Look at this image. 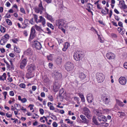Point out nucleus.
Here are the masks:
<instances>
[{
	"mask_svg": "<svg viewBox=\"0 0 127 127\" xmlns=\"http://www.w3.org/2000/svg\"><path fill=\"white\" fill-rule=\"evenodd\" d=\"M56 25L59 28H62L63 27L67 28V26L66 24V21L63 19H60L57 20L56 22Z\"/></svg>",
	"mask_w": 127,
	"mask_h": 127,
	"instance_id": "nucleus-1",
	"label": "nucleus"
},
{
	"mask_svg": "<svg viewBox=\"0 0 127 127\" xmlns=\"http://www.w3.org/2000/svg\"><path fill=\"white\" fill-rule=\"evenodd\" d=\"M73 56L75 60L80 61L83 57L82 53L81 51H77L74 53Z\"/></svg>",
	"mask_w": 127,
	"mask_h": 127,
	"instance_id": "nucleus-2",
	"label": "nucleus"
},
{
	"mask_svg": "<svg viewBox=\"0 0 127 127\" xmlns=\"http://www.w3.org/2000/svg\"><path fill=\"white\" fill-rule=\"evenodd\" d=\"M96 78L98 83H101L104 80L105 77L102 73L98 72L96 74Z\"/></svg>",
	"mask_w": 127,
	"mask_h": 127,
	"instance_id": "nucleus-3",
	"label": "nucleus"
},
{
	"mask_svg": "<svg viewBox=\"0 0 127 127\" xmlns=\"http://www.w3.org/2000/svg\"><path fill=\"white\" fill-rule=\"evenodd\" d=\"M83 113L89 119L91 118L92 115L91 114V112L88 108L84 107L83 109Z\"/></svg>",
	"mask_w": 127,
	"mask_h": 127,
	"instance_id": "nucleus-4",
	"label": "nucleus"
},
{
	"mask_svg": "<svg viewBox=\"0 0 127 127\" xmlns=\"http://www.w3.org/2000/svg\"><path fill=\"white\" fill-rule=\"evenodd\" d=\"M34 10L35 12L37 13H39L41 14H42L43 11H45V10L43 6L41 1H40L38 5V8H35Z\"/></svg>",
	"mask_w": 127,
	"mask_h": 127,
	"instance_id": "nucleus-5",
	"label": "nucleus"
},
{
	"mask_svg": "<svg viewBox=\"0 0 127 127\" xmlns=\"http://www.w3.org/2000/svg\"><path fill=\"white\" fill-rule=\"evenodd\" d=\"M119 6L121 9H123L125 12H127V6L125 4V1L123 0L119 1Z\"/></svg>",
	"mask_w": 127,
	"mask_h": 127,
	"instance_id": "nucleus-6",
	"label": "nucleus"
},
{
	"mask_svg": "<svg viewBox=\"0 0 127 127\" xmlns=\"http://www.w3.org/2000/svg\"><path fill=\"white\" fill-rule=\"evenodd\" d=\"M74 66L73 64L69 62H67L65 64V68L68 71L72 70L73 69Z\"/></svg>",
	"mask_w": 127,
	"mask_h": 127,
	"instance_id": "nucleus-7",
	"label": "nucleus"
},
{
	"mask_svg": "<svg viewBox=\"0 0 127 127\" xmlns=\"http://www.w3.org/2000/svg\"><path fill=\"white\" fill-rule=\"evenodd\" d=\"M53 76L57 79H59L62 77V74L57 70H55L53 73Z\"/></svg>",
	"mask_w": 127,
	"mask_h": 127,
	"instance_id": "nucleus-8",
	"label": "nucleus"
},
{
	"mask_svg": "<svg viewBox=\"0 0 127 127\" xmlns=\"http://www.w3.org/2000/svg\"><path fill=\"white\" fill-rule=\"evenodd\" d=\"M32 47H35L36 49L39 50L41 47V45L40 43L37 41H34L33 43Z\"/></svg>",
	"mask_w": 127,
	"mask_h": 127,
	"instance_id": "nucleus-9",
	"label": "nucleus"
},
{
	"mask_svg": "<svg viewBox=\"0 0 127 127\" xmlns=\"http://www.w3.org/2000/svg\"><path fill=\"white\" fill-rule=\"evenodd\" d=\"M61 86V84L57 81H55L53 86V89L54 92H57Z\"/></svg>",
	"mask_w": 127,
	"mask_h": 127,
	"instance_id": "nucleus-10",
	"label": "nucleus"
},
{
	"mask_svg": "<svg viewBox=\"0 0 127 127\" xmlns=\"http://www.w3.org/2000/svg\"><path fill=\"white\" fill-rule=\"evenodd\" d=\"M119 83L122 85H125L127 83V79L124 77L121 76L119 79Z\"/></svg>",
	"mask_w": 127,
	"mask_h": 127,
	"instance_id": "nucleus-11",
	"label": "nucleus"
},
{
	"mask_svg": "<svg viewBox=\"0 0 127 127\" xmlns=\"http://www.w3.org/2000/svg\"><path fill=\"white\" fill-rule=\"evenodd\" d=\"M101 98L103 103L105 104H108L110 102V99L107 96H102Z\"/></svg>",
	"mask_w": 127,
	"mask_h": 127,
	"instance_id": "nucleus-12",
	"label": "nucleus"
},
{
	"mask_svg": "<svg viewBox=\"0 0 127 127\" xmlns=\"http://www.w3.org/2000/svg\"><path fill=\"white\" fill-rule=\"evenodd\" d=\"M27 64V61L26 59H24L23 60L21 61L20 62V67L21 69L24 68L26 66Z\"/></svg>",
	"mask_w": 127,
	"mask_h": 127,
	"instance_id": "nucleus-13",
	"label": "nucleus"
},
{
	"mask_svg": "<svg viewBox=\"0 0 127 127\" xmlns=\"http://www.w3.org/2000/svg\"><path fill=\"white\" fill-rule=\"evenodd\" d=\"M94 99L93 96L91 94H89L87 95V100L89 103H92Z\"/></svg>",
	"mask_w": 127,
	"mask_h": 127,
	"instance_id": "nucleus-14",
	"label": "nucleus"
},
{
	"mask_svg": "<svg viewBox=\"0 0 127 127\" xmlns=\"http://www.w3.org/2000/svg\"><path fill=\"white\" fill-rule=\"evenodd\" d=\"M97 115L98 116V119L100 122H101L102 121L104 122L106 121L107 120V118L103 116L99 115L98 114V113H97Z\"/></svg>",
	"mask_w": 127,
	"mask_h": 127,
	"instance_id": "nucleus-15",
	"label": "nucleus"
},
{
	"mask_svg": "<svg viewBox=\"0 0 127 127\" xmlns=\"http://www.w3.org/2000/svg\"><path fill=\"white\" fill-rule=\"evenodd\" d=\"M106 56L108 59L110 60L113 59L115 57V55L111 52L107 53L106 54Z\"/></svg>",
	"mask_w": 127,
	"mask_h": 127,
	"instance_id": "nucleus-16",
	"label": "nucleus"
},
{
	"mask_svg": "<svg viewBox=\"0 0 127 127\" xmlns=\"http://www.w3.org/2000/svg\"><path fill=\"white\" fill-rule=\"evenodd\" d=\"M39 20L38 23L41 22L42 25L44 26L46 24V20L42 16H40L39 17Z\"/></svg>",
	"mask_w": 127,
	"mask_h": 127,
	"instance_id": "nucleus-17",
	"label": "nucleus"
},
{
	"mask_svg": "<svg viewBox=\"0 0 127 127\" xmlns=\"http://www.w3.org/2000/svg\"><path fill=\"white\" fill-rule=\"evenodd\" d=\"M69 45V44L67 42L65 43L64 45V47L62 49V50L64 51H65L68 48Z\"/></svg>",
	"mask_w": 127,
	"mask_h": 127,
	"instance_id": "nucleus-18",
	"label": "nucleus"
},
{
	"mask_svg": "<svg viewBox=\"0 0 127 127\" xmlns=\"http://www.w3.org/2000/svg\"><path fill=\"white\" fill-rule=\"evenodd\" d=\"M46 17L47 19L50 20L52 22H53L54 20V19L52 18V17L48 14H47Z\"/></svg>",
	"mask_w": 127,
	"mask_h": 127,
	"instance_id": "nucleus-19",
	"label": "nucleus"
},
{
	"mask_svg": "<svg viewBox=\"0 0 127 127\" xmlns=\"http://www.w3.org/2000/svg\"><path fill=\"white\" fill-rule=\"evenodd\" d=\"M80 118L83 121L84 123H86L87 122V120L86 117L83 115H81L80 116Z\"/></svg>",
	"mask_w": 127,
	"mask_h": 127,
	"instance_id": "nucleus-20",
	"label": "nucleus"
},
{
	"mask_svg": "<svg viewBox=\"0 0 127 127\" xmlns=\"http://www.w3.org/2000/svg\"><path fill=\"white\" fill-rule=\"evenodd\" d=\"M62 61V58L60 57H58L56 60V62L57 64H60Z\"/></svg>",
	"mask_w": 127,
	"mask_h": 127,
	"instance_id": "nucleus-21",
	"label": "nucleus"
},
{
	"mask_svg": "<svg viewBox=\"0 0 127 127\" xmlns=\"http://www.w3.org/2000/svg\"><path fill=\"white\" fill-rule=\"evenodd\" d=\"M116 101L117 104L120 106L123 107L124 105L123 103L118 99H116Z\"/></svg>",
	"mask_w": 127,
	"mask_h": 127,
	"instance_id": "nucleus-22",
	"label": "nucleus"
},
{
	"mask_svg": "<svg viewBox=\"0 0 127 127\" xmlns=\"http://www.w3.org/2000/svg\"><path fill=\"white\" fill-rule=\"evenodd\" d=\"M7 41V40L6 39L3 38L0 41V44L2 45H4Z\"/></svg>",
	"mask_w": 127,
	"mask_h": 127,
	"instance_id": "nucleus-23",
	"label": "nucleus"
},
{
	"mask_svg": "<svg viewBox=\"0 0 127 127\" xmlns=\"http://www.w3.org/2000/svg\"><path fill=\"white\" fill-rule=\"evenodd\" d=\"M25 54L28 55H31L32 52L31 48H28L27 50L25 52Z\"/></svg>",
	"mask_w": 127,
	"mask_h": 127,
	"instance_id": "nucleus-24",
	"label": "nucleus"
},
{
	"mask_svg": "<svg viewBox=\"0 0 127 127\" xmlns=\"http://www.w3.org/2000/svg\"><path fill=\"white\" fill-rule=\"evenodd\" d=\"M93 122L96 125H100V123L97 122V121L95 118L94 116L92 119Z\"/></svg>",
	"mask_w": 127,
	"mask_h": 127,
	"instance_id": "nucleus-25",
	"label": "nucleus"
},
{
	"mask_svg": "<svg viewBox=\"0 0 127 127\" xmlns=\"http://www.w3.org/2000/svg\"><path fill=\"white\" fill-rule=\"evenodd\" d=\"M14 106L16 107L15 109L17 110H20L21 109V106L19 104H14Z\"/></svg>",
	"mask_w": 127,
	"mask_h": 127,
	"instance_id": "nucleus-26",
	"label": "nucleus"
},
{
	"mask_svg": "<svg viewBox=\"0 0 127 127\" xmlns=\"http://www.w3.org/2000/svg\"><path fill=\"white\" fill-rule=\"evenodd\" d=\"M79 77L81 80H83L86 78V76L83 73L81 72L79 75Z\"/></svg>",
	"mask_w": 127,
	"mask_h": 127,
	"instance_id": "nucleus-27",
	"label": "nucleus"
},
{
	"mask_svg": "<svg viewBox=\"0 0 127 127\" xmlns=\"http://www.w3.org/2000/svg\"><path fill=\"white\" fill-rule=\"evenodd\" d=\"M6 74L5 73H3L2 76H0V80H2L3 81L4 80V79L5 80L6 78Z\"/></svg>",
	"mask_w": 127,
	"mask_h": 127,
	"instance_id": "nucleus-28",
	"label": "nucleus"
},
{
	"mask_svg": "<svg viewBox=\"0 0 127 127\" xmlns=\"http://www.w3.org/2000/svg\"><path fill=\"white\" fill-rule=\"evenodd\" d=\"M33 18L36 23H38L39 20H38V16L36 14L33 15Z\"/></svg>",
	"mask_w": 127,
	"mask_h": 127,
	"instance_id": "nucleus-29",
	"label": "nucleus"
},
{
	"mask_svg": "<svg viewBox=\"0 0 127 127\" xmlns=\"http://www.w3.org/2000/svg\"><path fill=\"white\" fill-rule=\"evenodd\" d=\"M100 125L101 127H107L108 126V124L106 123H103L100 124Z\"/></svg>",
	"mask_w": 127,
	"mask_h": 127,
	"instance_id": "nucleus-30",
	"label": "nucleus"
},
{
	"mask_svg": "<svg viewBox=\"0 0 127 127\" xmlns=\"http://www.w3.org/2000/svg\"><path fill=\"white\" fill-rule=\"evenodd\" d=\"M118 29H120L121 31H119V32L120 33V34L122 35L124 34L125 33V30H123V29L121 28L120 27H118Z\"/></svg>",
	"mask_w": 127,
	"mask_h": 127,
	"instance_id": "nucleus-31",
	"label": "nucleus"
},
{
	"mask_svg": "<svg viewBox=\"0 0 127 127\" xmlns=\"http://www.w3.org/2000/svg\"><path fill=\"white\" fill-rule=\"evenodd\" d=\"M0 31L1 32L4 33L5 32V28L1 26H0Z\"/></svg>",
	"mask_w": 127,
	"mask_h": 127,
	"instance_id": "nucleus-32",
	"label": "nucleus"
},
{
	"mask_svg": "<svg viewBox=\"0 0 127 127\" xmlns=\"http://www.w3.org/2000/svg\"><path fill=\"white\" fill-rule=\"evenodd\" d=\"M47 57L48 60L52 61L53 60V57L52 55L50 54L47 56Z\"/></svg>",
	"mask_w": 127,
	"mask_h": 127,
	"instance_id": "nucleus-33",
	"label": "nucleus"
},
{
	"mask_svg": "<svg viewBox=\"0 0 127 127\" xmlns=\"http://www.w3.org/2000/svg\"><path fill=\"white\" fill-rule=\"evenodd\" d=\"M14 51L15 52L17 53H19L20 52V49L17 47H15L14 48Z\"/></svg>",
	"mask_w": 127,
	"mask_h": 127,
	"instance_id": "nucleus-34",
	"label": "nucleus"
},
{
	"mask_svg": "<svg viewBox=\"0 0 127 127\" xmlns=\"http://www.w3.org/2000/svg\"><path fill=\"white\" fill-rule=\"evenodd\" d=\"M65 121H67V124H70L72 125L73 123V122L71 121L69 119H66L65 120Z\"/></svg>",
	"mask_w": 127,
	"mask_h": 127,
	"instance_id": "nucleus-35",
	"label": "nucleus"
},
{
	"mask_svg": "<svg viewBox=\"0 0 127 127\" xmlns=\"http://www.w3.org/2000/svg\"><path fill=\"white\" fill-rule=\"evenodd\" d=\"M118 113H119L118 114V115H120V117L124 116L125 115V113L122 112H118Z\"/></svg>",
	"mask_w": 127,
	"mask_h": 127,
	"instance_id": "nucleus-36",
	"label": "nucleus"
},
{
	"mask_svg": "<svg viewBox=\"0 0 127 127\" xmlns=\"http://www.w3.org/2000/svg\"><path fill=\"white\" fill-rule=\"evenodd\" d=\"M47 25L48 26L51 28L52 30H53L54 29V27L52 24L49 23H48Z\"/></svg>",
	"mask_w": 127,
	"mask_h": 127,
	"instance_id": "nucleus-37",
	"label": "nucleus"
},
{
	"mask_svg": "<svg viewBox=\"0 0 127 127\" xmlns=\"http://www.w3.org/2000/svg\"><path fill=\"white\" fill-rule=\"evenodd\" d=\"M6 22L8 25H11L12 24V22L11 21L8 19H6Z\"/></svg>",
	"mask_w": 127,
	"mask_h": 127,
	"instance_id": "nucleus-38",
	"label": "nucleus"
},
{
	"mask_svg": "<svg viewBox=\"0 0 127 127\" xmlns=\"http://www.w3.org/2000/svg\"><path fill=\"white\" fill-rule=\"evenodd\" d=\"M31 67H29V68L27 70L28 72V74H31L32 72V70H31Z\"/></svg>",
	"mask_w": 127,
	"mask_h": 127,
	"instance_id": "nucleus-39",
	"label": "nucleus"
},
{
	"mask_svg": "<svg viewBox=\"0 0 127 127\" xmlns=\"http://www.w3.org/2000/svg\"><path fill=\"white\" fill-rule=\"evenodd\" d=\"M91 30V31L93 32H95V33H96L97 35H98V32L97 31L93 28V27H92Z\"/></svg>",
	"mask_w": 127,
	"mask_h": 127,
	"instance_id": "nucleus-40",
	"label": "nucleus"
},
{
	"mask_svg": "<svg viewBox=\"0 0 127 127\" xmlns=\"http://www.w3.org/2000/svg\"><path fill=\"white\" fill-rule=\"evenodd\" d=\"M58 42L59 44L62 43L63 42V39L60 38H58Z\"/></svg>",
	"mask_w": 127,
	"mask_h": 127,
	"instance_id": "nucleus-41",
	"label": "nucleus"
},
{
	"mask_svg": "<svg viewBox=\"0 0 127 127\" xmlns=\"http://www.w3.org/2000/svg\"><path fill=\"white\" fill-rule=\"evenodd\" d=\"M98 36V38L99 41L101 43L103 42L104 40L103 39H102L100 36L98 34L97 35Z\"/></svg>",
	"mask_w": 127,
	"mask_h": 127,
	"instance_id": "nucleus-42",
	"label": "nucleus"
},
{
	"mask_svg": "<svg viewBox=\"0 0 127 127\" xmlns=\"http://www.w3.org/2000/svg\"><path fill=\"white\" fill-rule=\"evenodd\" d=\"M31 33L30 36V37L29 38V41H30V42H31V40L32 39V38L31 37V35H32V28H31Z\"/></svg>",
	"mask_w": 127,
	"mask_h": 127,
	"instance_id": "nucleus-43",
	"label": "nucleus"
},
{
	"mask_svg": "<svg viewBox=\"0 0 127 127\" xmlns=\"http://www.w3.org/2000/svg\"><path fill=\"white\" fill-rule=\"evenodd\" d=\"M48 98L51 101H53L54 99L52 96L51 95H49L48 96Z\"/></svg>",
	"mask_w": 127,
	"mask_h": 127,
	"instance_id": "nucleus-44",
	"label": "nucleus"
},
{
	"mask_svg": "<svg viewBox=\"0 0 127 127\" xmlns=\"http://www.w3.org/2000/svg\"><path fill=\"white\" fill-rule=\"evenodd\" d=\"M20 86L21 88H24L25 87V85L24 83H21L20 85Z\"/></svg>",
	"mask_w": 127,
	"mask_h": 127,
	"instance_id": "nucleus-45",
	"label": "nucleus"
},
{
	"mask_svg": "<svg viewBox=\"0 0 127 127\" xmlns=\"http://www.w3.org/2000/svg\"><path fill=\"white\" fill-rule=\"evenodd\" d=\"M75 27H74L73 26H71L69 27V29L70 30H73L75 29Z\"/></svg>",
	"mask_w": 127,
	"mask_h": 127,
	"instance_id": "nucleus-46",
	"label": "nucleus"
},
{
	"mask_svg": "<svg viewBox=\"0 0 127 127\" xmlns=\"http://www.w3.org/2000/svg\"><path fill=\"white\" fill-rule=\"evenodd\" d=\"M101 12L102 14L104 15L106 14H107V12L103 9H102Z\"/></svg>",
	"mask_w": 127,
	"mask_h": 127,
	"instance_id": "nucleus-47",
	"label": "nucleus"
},
{
	"mask_svg": "<svg viewBox=\"0 0 127 127\" xmlns=\"http://www.w3.org/2000/svg\"><path fill=\"white\" fill-rule=\"evenodd\" d=\"M39 112L41 114L43 115L44 114V111L43 109L40 108L39 109Z\"/></svg>",
	"mask_w": 127,
	"mask_h": 127,
	"instance_id": "nucleus-48",
	"label": "nucleus"
},
{
	"mask_svg": "<svg viewBox=\"0 0 127 127\" xmlns=\"http://www.w3.org/2000/svg\"><path fill=\"white\" fill-rule=\"evenodd\" d=\"M4 38L6 39L7 40L9 39V35L8 34H6L4 36Z\"/></svg>",
	"mask_w": 127,
	"mask_h": 127,
	"instance_id": "nucleus-49",
	"label": "nucleus"
},
{
	"mask_svg": "<svg viewBox=\"0 0 127 127\" xmlns=\"http://www.w3.org/2000/svg\"><path fill=\"white\" fill-rule=\"evenodd\" d=\"M47 105L48 107H49V108H50L51 106H53V104L51 102H48L47 103Z\"/></svg>",
	"mask_w": 127,
	"mask_h": 127,
	"instance_id": "nucleus-50",
	"label": "nucleus"
},
{
	"mask_svg": "<svg viewBox=\"0 0 127 127\" xmlns=\"http://www.w3.org/2000/svg\"><path fill=\"white\" fill-rule=\"evenodd\" d=\"M38 117V116L37 115V114H34L32 116V118L35 119L36 118H37Z\"/></svg>",
	"mask_w": 127,
	"mask_h": 127,
	"instance_id": "nucleus-51",
	"label": "nucleus"
},
{
	"mask_svg": "<svg viewBox=\"0 0 127 127\" xmlns=\"http://www.w3.org/2000/svg\"><path fill=\"white\" fill-rule=\"evenodd\" d=\"M53 127H57L58 126V124L56 122H54L52 124Z\"/></svg>",
	"mask_w": 127,
	"mask_h": 127,
	"instance_id": "nucleus-52",
	"label": "nucleus"
},
{
	"mask_svg": "<svg viewBox=\"0 0 127 127\" xmlns=\"http://www.w3.org/2000/svg\"><path fill=\"white\" fill-rule=\"evenodd\" d=\"M44 118L43 117V116L40 118V120L41 122L44 123L45 122V120H43Z\"/></svg>",
	"mask_w": 127,
	"mask_h": 127,
	"instance_id": "nucleus-53",
	"label": "nucleus"
},
{
	"mask_svg": "<svg viewBox=\"0 0 127 127\" xmlns=\"http://www.w3.org/2000/svg\"><path fill=\"white\" fill-rule=\"evenodd\" d=\"M6 116L8 118H10L12 116V115L11 114H10L8 113L6 114Z\"/></svg>",
	"mask_w": 127,
	"mask_h": 127,
	"instance_id": "nucleus-54",
	"label": "nucleus"
},
{
	"mask_svg": "<svg viewBox=\"0 0 127 127\" xmlns=\"http://www.w3.org/2000/svg\"><path fill=\"white\" fill-rule=\"evenodd\" d=\"M118 25L121 27H123V23L122 22L120 21H119L118 23Z\"/></svg>",
	"mask_w": 127,
	"mask_h": 127,
	"instance_id": "nucleus-55",
	"label": "nucleus"
},
{
	"mask_svg": "<svg viewBox=\"0 0 127 127\" xmlns=\"http://www.w3.org/2000/svg\"><path fill=\"white\" fill-rule=\"evenodd\" d=\"M23 103H24L27 101V99L25 98H23L22 99L21 101Z\"/></svg>",
	"mask_w": 127,
	"mask_h": 127,
	"instance_id": "nucleus-56",
	"label": "nucleus"
},
{
	"mask_svg": "<svg viewBox=\"0 0 127 127\" xmlns=\"http://www.w3.org/2000/svg\"><path fill=\"white\" fill-rule=\"evenodd\" d=\"M108 14H109V17L111 18L112 14V11L111 10H110Z\"/></svg>",
	"mask_w": 127,
	"mask_h": 127,
	"instance_id": "nucleus-57",
	"label": "nucleus"
},
{
	"mask_svg": "<svg viewBox=\"0 0 127 127\" xmlns=\"http://www.w3.org/2000/svg\"><path fill=\"white\" fill-rule=\"evenodd\" d=\"M123 66L125 68L127 69V62L125 63L124 64Z\"/></svg>",
	"mask_w": 127,
	"mask_h": 127,
	"instance_id": "nucleus-58",
	"label": "nucleus"
},
{
	"mask_svg": "<svg viewBox=\"0 0 127 127\" xmlns=\"http://www.w3.org/2000/svg\"><path fill=\"white\" fill-rule=\"evenodd\" d=\"M9 94L11 96H13L14 95V93L13 91H11L10 92Z\"/></svg>",
	"mask_w": 127,
	"mask_h": 127,
	"instance_id": "nucleus-59",
	"label": "nucleus"
},
{
	"mask_svg": "<svg viewBox=\"0 0 127 127\" xmlns=\"http://www.w3.org/2000/svg\"><path fill=\"white\" fill-rule=\"evenodd\" d=\"M20 10L21 12L22 13H24V14L25 13V12L24 9L23 8H21Z\"/></svg>",
	"mask_w": 127,
	"mask_h": 127,
	"instance_id": "nucleus-60",
	"label": "nucleus"
},
{
	"mask_svg": "<svg viewBox=\"0 0 127 127\" xmlns=\"http://www.w3.org/2000/svg\"><path fill=\"white\" fill-rule=\"evenodd\" d=\"M96 5L97 8L99 9H102L100 5L99 4H96Z\"/></svg>",
	"mask_w": 127,
	"mask_h": 127,
	"instance_id": "nucleus-61",
	"label": "nucleus"
},
{
	"mask_svg": "<svg viewBox=\"0 0 127 127\" xmlns=\"http://www.w3.org/2000/svg\"><path fill=\"white\" fill-rule=\"evenodd\" d=\"M68 114L70 115H73L74 114V113H71V112L70 111H68Z\"/></svg>",
	"mask_w": 127,
	"mask_h": 127,
	"instance_id": "nucleus-62",
	"label": "nucleus"
},
{
	"mask_svg": "<svg viewBox=\"0 0 127 127\" xmlns=\"http://www.w3.org/2000/svg\"><path fill=\"white\" fill-rule=\"evenodd\" d=\"M35 27L36 30H39L40 29V28L39 27L37 26L36 25H35Z\"/></svg>",
	"mask_w": 127,
	"mask_h": 127,
	"instance_id": "nucleus-63",
	"label": "nucleus"
},
{
	"mask_svg": "<svg viewBox=\"0 0 127 127\" xmlns=\"http://www.w3.org/2000/svg\"><path fill=\"white\" fill-rule=\"evenodd\" d=\"M79 95L81 98L84 97L83 94L81 93H79Z\"/></svg>",
	"mask_w": 127,
	"mask_h": 127,
	"instance_id": "nucleus-64",
	"label": "nucleus"
}]
</instances>
